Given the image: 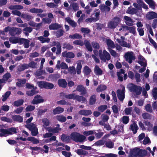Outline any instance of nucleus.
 <instances>
[{
  "label": "nucleus",
  "mask_w": 157,
  "mask_h": 157,
  "mask_svg": "<svg viewBox=\"0 0 157 157\" xmlns=\"http://www.w3.org/2000/svg\"><path fill=\"white\" fill-rule=\"evenodd\" d=\"M69 37L71 39H80L82 38V36L81 35L78 33H76L73 35H70Z\"/></svg>",
  "instance_id": "obj_46"
},
{
  "label": "nucleus",
  "mask_w": 157,
  "mask_h": 157,
  "mask_svg": "<svg viewBox=\"0 0 157 157\" xmlns=\"http://www.w3.org/2000/svg\"><path fill=\"white\" fill-rule=\"evenodd\" d=\"M139 148H135L130 151L129 157H137L138 156Z\"/></svg>",
  "instance_id": "obj_13"
},
{
  "label": "nucleus",
  "mask_w": 157,
  "mask_h": 157,
  "mask_svg": "<svg viewBox=\"0 0 157 157\" xmlns=\"http://www.w3.org/2000/svg\"><path fill=\"white\" fill-rule=\"evenodd\" d=\"M124 57L126 60L129 63H132V60L135 59V57L133 55V52H132L126 53L124 55Z\"/></svg>",
  "instance_id": "obj_6"
},
{
  "label": "nucleus",
  "mask_w": 157,
  "mask_h": 157,
  "mask_svg": "<svg viewBox=\"0 0 157 157\" xmlns=\"http://www.w3.org/2000/svg\"><path fill=\"white\" fill-rule=\"evenodd\" d=\"M150 154H148L146 150L139 148L138 157H144L147 155L149 156Z\"/></svg>",
  "instance_id": "obj_18"
},
{
  "label": "nucleus",
  "mask_w": 157,
  "mask_h": 157,
  "mask_svg": "<svg viewBox=\"0 0 157 157\" xmlns=\"http://www.w3.org/2000/svg\"><path fill=\"white\" fill-rule=\"evenodd\" d=\"M36 63L34 62V61H31L30 63H29L28 64H27V66L28 68L29 67L33 68H36Z\"/></svg>",
  "instance_id": "obj_55"
},
{
  "label": "nucleus",
  "mask_w": 157,
  "mask_h": 157,
  "mask_svg": "<svg viewBox=\"0 0 157 157\" xmlns=\"http://www.w3.org/2000/svg\"><path fill=\"white\" fill-rule=\"evenodd\" d=\"M69 72L71 74L75 75L76 74V71L75 67L74 66L70 67L68 68Z\"/></svg>",
  "instance_id": "obj_56"
},
{
  "label": "nucleus",
  "mask_w": 157,
  "mask_h": 157,
  "mask_svg": "<svg viewBox=\"0 0 157 157\" xmlns=\"http://www.w3.org/2000/svg\"><path fill=\"white\" fill-rule=\"evenodd\" d=\"M145 1L149 5L150 7L153 9H155L154 2L152 0H145Z\"/></svg>",
  "instance_id": "obj_42"
},
{
  "label": "nucleus",
  "mask_w": 157,
  "mask_h": 157,
  "mask_svg": "<svg viewBox=\"0 0 157 157\" xmlns=\"http://www.w3.org/2000/svg\"><path fill=\"white\" fill-rule=\"evenodd\" d=\"M24 102V100L22 99L14 101L13 105L16 107L20 106L23 104Z\"/></svg>",
  "instance_id": "obj_33"
},
{
  "label": "nucleus",
  "mask_w": 157,
  "mask_h": 157,
  "mask_svg": "<svg viewBox=\"0 0 157 157\" xmlns=\"http://www.w3.org/2000/svg\"><path fill=\"white\" fill-rule=\"evenodd\" d=\"M22 38H19L17 37H11L9 38V41L10 42L13 44L19 43L20 44L22 42Z\"/></svg>",
  "instance_id": "obj_10"
},
{
  "label": "nucleus",
  "mask_w": 157,
  "mask_h": 157,
  "mask_svg": "<svg viewBox=\"0 0 157 157\" xmlns=\"http://www.w3.org/2000/svg\"><path fill=\"white\" fill-rule=\"evenodd\" d=\"M75 152L79 155L86 156L88 154V152L87 151L83 150L81 148L76 150Z\"/></svg>",
  "instance_id": "obj_21"
},
{
  "label": "nucleus",
  "mask_w": 157,
  "mask_h": 157,
  "mask_svg": "<svg viewBox=\"0 0 157 157\" xmlns=\"http://www.w3.org/2000/svg\"><path fill=\"white\" fill-rule=\"evenodd\" d=\"M37 90V87L35 86V87L32 89L31 90L27 91L26 94L28 96H32L38 93Z\"/></svg>",
  "instance_id": "obj_11"
},
{
  "label": "nucleus",
  "mask_w": 157,
  "mask_h": 157,
  "mask_svg": "<svg viewBox=\"0 0 157 157\" xmlns=\"http://www.w3.org/2000/svg\"><path fill=\"white\" fill-rule=\"evenodd\" d=\"M58 84L59 87L62 88H66L67 86V83L65 79H59L58 81Z\"/></svg>",
  "instance_id": "obj_15"
},
{
  "label": "nucleus",
  "mask_w": 157,
  "mask_h": 157,
  "mask_svg": "<svg viewBox=\"0 0 157 157\" xmlns=\"http://www.w3.org/2000/svg\"><path fill=\"white\" fill-rule=\"evenodd\" d=\"M148 38L150 42L153 45L155 48H156L157 45L156 43L150 37V35H149Z\"/></svg>",
  "instance_id": "obj_62"
},
{
  "label": "nucleus",
  "mask_w": 157,
  "mask_h": 157,
  "mask_svg": "<svg viewBox=\"0 0 157 157\" xmlns=\"http://www.w3.org/2000/svg\"><path fill=\"white\" fill-rule=\"evenodd\" d=\"M105 140H98L94 144V145L96 146H101L105 144Z\"/></svg>",
  "instance_id": "obj_48"
},
{
  "label": "nucleus",
  "mask_w": 157,
  "mask_h": 157,
  "mask_svg": "<svg viewBox=\"0 0 157 157\" xmlns=\"http://www.w3.org/2000/svg\"><path fill=\"white\" fill-rule=\"evenodd\" d=\"M138 12V10L135 8H133L130 10H128L127 11V13L130 14H136Z\"/></svg>",
  "instance_id": "obj_41"
},
{
  "label": "nucleus",
  "mask_w": 157,
  "mask_h": 157,
  "mask_svg": "<svg viewBox=\"0 0 157 157\" xmlns=\"http://www.w3.org/2000/svg\"><path fill=\"white\" fill-rule=\"evenodd\" d=\"M62 153L63 155L65 157H71L72 156L71 152H67L65 151H62Z\"/></svg>",
  "instance_id": "obj_64"
},
{
  "label": "nucleus",
  "mask_w": 157,
  "mask_h": 157,
  "mask_svg": "<svg viewBox=\"0 0 157 157\" xmlns=\"http://www.w3.org/2000/svg\"><path fill=\"white\" fill-rule=\"evenodd\" d=\"M80 31L82 33L87 34L90 32V30L87 28H82L81 29Z\"/></svg>",
  "instance_id": "obj_60"
},
{
  "label": "nucleus",
  "mask_w": 157,
  "mask_h": 157,
  "mask_svg": "<svg viewBox=\"0 0 157 157\" xmlns=\"http://www.w3.org/2000/svg\"><path fill=\"white\" fill-rule=\"evenodd\" d=\"M44 36H41L38 37V39L40 40L42 43L45 42L48 43L50 42V40L49 38H44Z\"/></svg>",
  "instance_id": "obj_31"
},
{
  "label": "nucleus",
  "mask_w": 157,
  "mask_h": 157,
  "mask_svg": "<svg viewBox=\"0 0 157 157\" xmlns=\"http://www.w3.org/2000/svg\"><path fill=\"white\" fill-rule=\"evenodd\" d=\"M1 120L3 121H6L7 122H12V120L10 118L6 117H1Z\"/></svg>",
  "instance_id": "obj_59"
},
{
  "label": "nucleus",
  "mask_w": 157,
  "mask_h": 157,
  "mask_svg": "<svg viewBox=\"0 0 157 157\" xmlns=\"http://www.w3.org/2000/svg\"><path fill=\"white\" fill-rule=\"evenodd\" d=\"M56 119L58 121L61 122H65L66 120V117L62 115L57 116L56 117Z\"/></svg>",
  "instance_id": "obj_47"
},
{
  "label": "nucleus",
  "mask_w": 157,
  "mask_h": 157,
  "mask_svg": "<svg viewBox=\"0 0 157 157\" xmlns=\"http://www.w3.org/2000/svg\"><path fill=\"white\" fill-rule=\"evenodd\" d=\"M136 28L134 26L130 27H129L128 29H127L128 30H129L130 33H132L133 34H134L136 32Z\"/></svg>",
  "instance_id": "obj_61"
},
{
  "label": "nucleus",
  "mask_w": 157,
  "mask_h": 157,
  "mask_svg": "<svg viewBox=\"0 0 157 157\" xmlns=\"http://www.w3.org/2000/svg\"><path fill=\"white\" fill-rule=\"evenodd\" d=\"M62 56L67 58H73L75 57L74 54L72 52H67V51L63 52L62 54Z\"/></svg>",
  "instance_id": "obj_14"
},
{
  "label": "nucleus",
  "mask_w": 157,
  "mask_h": 157,
  "mask_svg": "<svg viewBox=\"0 0 157 157\" xmlns=\"http://www.w3.org/2000/svg\"><path fill=\"white\" fill-rule=\"evenodd\" d=\"M27 140L30 141L32 142L33 144H37L39 143V140L34 137L31 136L28 137L27 138Z\"/></svg>",
  "instance_id": "obj_36"
},
{
  "label": "nucleus",
  "mask_w": 157,
  "mask_h": 157,
  "mask_svg": "<svg viewBox=\"0 0 157 157\" xmlns=\"http://www.w3.org/2000/svg\"><path fill=\"white\" fill-rule=\"evenodd\" d=\"M37 84L40 89L44 88L46 89H52L54 87V85L52 83L46 81H41L37 82Z\"/></svg>",
  "instance_id": "obj_2"
},
{
  "label": "nucleus",
  "mask_w": 157,
  "mask_h": 157,
  "mask_svg": "<svg viewBox=\"0 0 157 157\" xmlns=\"http://www.w3.org/2000/svg\"><path fill=\"white\" fill-rule=\"evenodd\" d=\"M105 144L106 147L109 148H112L114 147V143L112 142L110 139H109L107 140H105Z\"/></svg>",
  "instance_id": "obj_25"
},
{
  "label": "nucleus",
  "mask_w": 157,
  "mask_h": 157,
  "mask_svg": "<svg viewBox=\"0 0 157 157\" xmlns=\"http://www.w3.org/2000/svg\"><path fill=\"white\" fill-rule=\"evenodd\" d=\"M122 122L124 124H126L128 123L129 121V118L127 116H124L122 117Z\"/></svg>",
  "instance_id": "obj_58"
},
{
  "label": "nucleus",
  "mask_w": 157,
  "mask_h": 157,
  "mask_svg": "<svg viewBox=\"0 0 157 157\" xmlns=\"http://www.w3.org/2000/svg\"><path fill=\"white\" fill-rule=\"evenodd\" d=\"M138 129L139 128L136 123L135 121H133L132 124L130 125V130L134 134H135L137 133Z\"/></svg>",
  "instance_id": "obj_12"
},
{
  "label": "nucleus",
  "mask_w": 157,
  "mask_h": 157,
  "mask_svg": "<svg viewBox=\"0 0 157 157\" xmlns=\"http://www.w3.org/2000/svg\"><path fill=\"white\" fill-rule=\"evenodd\" d=\"M64 111V109L59 106L56 107L53 110V113L54 115L59 114Z\"/></svg>",
  "instance_id": "obj_20"
},
{
  "label": "nucleus",
  "mask_w": 157,
  "mask_h": 157,
  "mask_svg": "<svg viewBox=\"0 0 157 157\" xmlns=\"http://www.w3.org/2000/svg\"><path fill=\"white\" fill-rule=\"evenodd\" d=\"M70 136L71 139L75 142H82L86 138L85 136L76 132L71 133Z\"/></svg>",
  "instance_id": "obj_1"
},
{
  "label": "nucleus",
  "mask_w": 157,
  "mask_h": 157,
  "mask_svg": "<svg viewBox=\"0 0 157 157\" xmlns=\"http://www.w3.org/2000/svg\"><path fill=\"white\" fill-rule=\"evenodd\" d=\"M106 86L104 85H100L98 86L96 89V91L98 92H102L106 90Z\"/></svg>",
  "instance_id": "obj_35"
},
{
  "label": "nucleus",
  "mask_w": 157,
  "mask_h": 157,
  "mask_svg": "<svg viewBox=\"0 0 157 157\" xmlns=\"http://www.w3.org/2000/svg\"><path fill=\"white\" fill-rule=\"evenodd\" d=\"M0 137H2L6 135H8V129L3 128L0 125Z\"/></svg>",
  "instance_id": "obj_29"
},
{
  "label": "nucleus",
  "mask_w": 157,
  "mask_h": 157,
  "mask_svg": "<svg viewBox=\"0 0 157 157\" xmlns=\"http://www.w3.org/2000/svg\"><path fill=\"white\" fill-rule=\"evenodd\" d=\"M82 67V65L81 62H78L77 63L76 69V73L78 75H80L81 73V69Z\"/></svg>",
  "instance_id": "obj_40"
},
{
  "label": "nucleus",
  "mask_w": 157,
  "mask_h": 157,
  "mask_svg": "<svg viewBox=\"0 0 157 157\" xmlns=\"http://www.w3.org/2000/svg\"><path fill=\"white\" fill-rule=\"evenodd\" d=\"M142 117L144 119L151 120L152 115L148 113H145L142 114Z\"/></svg>",
  "instance_id": "obj_43"
},
{
  "label": "nucleus",
  "mask_w": 157,
  "mask_h": 157,
  "mask_svg": "<svg viewBox=\"0 0 157 157\" xmlns=\"http://www.w3.org/2000/svg\"><path fill=\"white\" fill-rule=\"evenodd\" d=\"M117 41L121 46L128 48H130L131 47V45L130 44L127 43L126 42L124 41H122L120 39H117Z\"/></svg>",
  "instance_id": "obj_16"
},
{
  "label": "nucleus",
  "mask_w": 157,
  "mask_h": 157,
  "mask_svg": "<svg viewBox=\"0 0 157 157\" xmlns=\"http://www.w3.org/2000/svg\"><path fill=\"white\" fill-rule=\"evenodd\" d=\"M98 55L101 60L105 63L106 62V60H109L111 59L109 54L105 50L103 51L102 53V51L100 50L99 51Z\"/></svg>",
  "instance_id": "obj_3"
},
{
  "label": "nucleus",
  "mask_w": 157,
  "mask_h": 157,
  "mask_svg": "<svg viewBox=\"0 0 157 157\" xmlns=\"http://www.w3.org/2000/svg\"><path fill=\"white\" fill-rule=\"evenodd\" d=\"M44 100L40 95H37L35 96L31 102L33 105H36L44 102Z\"/></svg>",
  "instance_id": "obj_7"
},
{
  "label": "nucleus",
  "mask_w": 157,
  "mask_h": 157,
  "mask_svg": "<svg viewBox=\"0 0 157 157\" xmlns=\"http://www.w3.org/2000/svg\"><path fill=\"white\" fill-rule=\"evenodd\" d=\"M61 27L60 25L57 23H52L49 26V29L51 30H57Z\"/></svg>",
  "instance_id": "obj_22"
},
{
  "label": "nucleus",
  "mask_w": 157,
  "mask_h": 157,
  "mask_svg": "<svg viewBox=\"0 0 157 157\" xmlns=\"http://www.w3.org/2000/svg\"><path fill=\"white\" fill-rule=\"evenodd\" d=\"M83 71L85 75H88L91 72V70L88 66H86L84 67Z\"/></svg>",
  "instance_id": "obj_51"
},
{
  "label": "nucleus",
  "mask_w": 157,
  "mask_h": 157,
  "mask_svg": "<svg viewBox=\"0 0 157 157\" xmlns=\"http://www.w3.org/2000/svg\"><path fill=\"white\" fill-rule=\"evenodd\" d=\"M94 71L95 75H101L102 74L103 71L98 65L95 66Z\"/></svg>",
  "instance_id": "obj_27"
},
{
  "label": "nucleus",
  "mask_w": 157,
  "mask_h": 157,
  "mask_svg": "<svg viewBox=\"0 0 157 157\" xmlns=\"http://www.w3.org/2000/svg\"><path fill=\"white\" fill-rule=\"evenodd\" d=\"M92 113V112L90 110L82 109L78 112L79 114L85 116L91 115Z\"/></svg>",
  "instance_id": "obj_17"
},
{
  "label": "nucleus",
  "mask_w": 157,
  "mask_h": 157,
  "mask_svg": "<svg viewBox=\"0 0 157 157\" xmlns=\"http://www.w3.org/2000/svg\"><path fill=\"white\" fill-rule=\"evenodd\" d=\"M145 109L149 113H151L152 112V109L150 104H148L146 105L145 106Z\"/></svg>",
  "instance_id": "obj_57"
},
{
  "label": "nucleus",
  "mask_w": 157,
  "mask_h": 157,
  "mask_svg": "<svg viewBox=\"0 0 157 157\" xmlns=\"http://www.w3.org/2000/svg\"><path fill=\"white\" fill-rule=\"evenodd\" d=\"M131 85L132 86L129 87L130 91L135 93L136 95H140L141 93L142 87L140 86H138L132 83H131Z\"/></svg>",
  "instance_id": "obj_4"
},
{
  "label": "nucleus",
  "mask_w": 157,
  "mask_h": 157,
  "mask_svg": "<svg viewBox=\"0 0 157 157\" xmlns=\"http://www.w3.org/2000/svg\"><path fill=\"white\" fill-rule=\"evenodd\" d=\"M29 11L32 13H38L37 14V16L40 17L41 18L45 17L47 15L46 13H39L43 12V10L41 9L35 8H32L29 10Z\"/></svg>",
  "instance_id": "obj_5"
},
{
  "label": "nucleus",
  "mask_w": 157,
  "mask_h": 157,
  "mask_svg": "<svg viewBox=\"0 0 157 157\" xmlns=\"http://www.w3.org/2000/svg\"><path fill=\"white\" fill-rule=\"evenodd\" d=\"M125 88L123 87L122 90L118 89L117 91V96L119 100L123 101L125 98Z\"/></svg>",
  "instance_id": "obj_8"
},
{
  "label": "nucleus",
  "mask_w": 157,
  "mask_h": 157,
  "mask_svg": "<svg viewBox=\"0 0 157 157\" xmlns=\"http://www.w3.org/2000/svg\"><path fill=\"white\" fill-rule=\"evenodd\" d=\"M8 135H12L17 133V129L14 127L10 128L8 129Z\"/></svg>",
  "instance_id": "obj_37"
},
{
  "label": "nucleus",
  "mask_w": 157,
  "mask_h": 157,
  "mask_svg": "<svg viewBox=\"0 0 157 157\" xmlns=\"http://www.w3.org/2000/svg\"><path fill=\"white\" fill-rule=\"evenodd\" d=\"M21 41L20 45L23 44L24 47L25 48H28L29 47L30 40L27 39L22 38Z\"/></svg>",
  "instance_id": "obj_24"
},
{
  "label": "nucleus",
  "mask_w": 157,
  "mask_h": 157,
  "mask_svg": "<svg viewBox=\"0 0 157 157\" xmlns=\"http://www.w3.org/2000/svg\"><path fill=\"white\" fill-rule=\"evenodd\" d=\"M117 25L113 21H111L109 23L108 27L109 28L113 29L115 28Z\"/></svg>",
  "instance_id": "obj_52"
},
{
  "label": "nucleus",
  "mask_w": 157,
  "mask_h": 157,
  "mask_svg": "<svg viewBox=\"0 0 157 157\" xmlns=\"http://www.w3.org/2000/svg\"><path fill=\"white\" fill-rule=\"evenodd\" d=\"M28 69L27 64H22L20 66L18 67L17 70L20 72L24 71L25 69Z\"/></svg>",
  "instance_id": "obj_39"
},
{
  "label": "nucleus",
  "mask_w": 157,
  "mask_h": 157,
  "mask_svg": "<svg viewBox=\"0 0 157 157\" xmlns=\"http://www.w3.org/2000/svg\"><path fill=\"white\" fill-rule=\"evenodd\" d=\"M96 101V95L93 94L91 96L89 101V104L90 105H92L95 104Z\"/></svg>",
  "instance_id": "obj_30"
},
{
  "label": "nucleus",
  "mask_w": 157,
  "mask_h": 157,
  "mask_svg": "<svg viewBox=\"0 0 157 157\" xmlns=\"http://www.w3.org/2000/svg\"><path fill=\"white\" fill-rule=\"evenodd\" d=\"M107 108V106L106 105H102L98 108V110L101 112H103Z\"/></svg>",
  "instance_id": "obj_54"
},
{
  "label": "nucleus",
  "mask_w": 157,
  "mask_h": 157,
  "mask_svg": "<svg viewBox=\"0 0 157 157\" xmlns=\"http://www.w3.org/2000/svg\"><path fill=\"white\" fill-rule=\"evenodd\" d=\"M76 90L81 93V94L84 95L87 93L86 90L82 85H79L77 86Z\"/></svg>",
  "instance_id": "obj_9"
},
{
  "label": "nucleus",
  "mask_w": 157,
  "mask_h": 157,
  "mask_svg": "<svg viewBox=\"0 0 157 157\" xmlns=\"http://www.w3.org/2000/svg\"><path fill=\"white\" fill-rule=\"evenodd\" d=\"M106 44L108 47V48H113L115 47V45L114 42L110 39L107 40Z\"/></svg>",
  "instance_id": "obj_32"
},
{
  "label": "nucleus",
  "mask_w": 157,
  "mask_h": 157,
  "mask_svg": "<svg viewBox=\"0 0 157 157\" xmlns=\"http://www.w3.org/2000/svg\"><path fill=\"white\" fill-rule=\"evenodd\" d=\"M112 108L114 113V117H116L117 116L116 114L118 113L119 112L118 108L116 105H114L112 106Z\"/></svg>",
  "instance_id": "obj_45"
},
{
  "label": "nucleus",
  "mask_w": 157,
  "mask_h": 157,
  "mask_svg": "<svg viewBox=\"0 0 157 157\" xmlns=\"http://www.w3.org/2000/svg\"><path fill=\"white\" fill-rule=\"evenodd\" d=\"M63 48H66L67 50H71L73 48V46L71 45L69 43L65 42L63 44Z\"/></svg>",
  "instance_id": "obj_34"
},
{
  "label": "nucleus",
  "mask_w": 157,
  "mask_h": 157,
  "mask_svg": "<svg viewBox=\"0 0 157 157\" xmlns=\"http://www.w3.org/2000/svg\"><path fill=\"white\" fill-rule=\"evenodd\" d=\"M74 100H76L78 102H80L81 101H82V102H83L86 101H87L85 97L82 96L75 95Z\"/></svg>",
  "instance_id": "obj_28"
},
{
  "label": "nucleus",
  "mask_w": 157,
  "mask_h": 157,
  "mask_svg": "<svg viewBox=\"0 0 157 157\" xmlns=\"http://www.w3.org/2000/svg\"><path fill=\"white\" fill-rule=\"evenodd\" d=\"M11 94V92L10 91H7L4 94L2 95V101H6Z\"/></svg>",
  "instance_id": "obj_38"
},
{
  "label": "nucleus",
  "mask_w": 157,
  "mask_h": 157,
  "mask_svg": "<svg viewBox=\"0 0 157 157\" xmlns=\"http://www.w3.org/2000/svg\"><path fill=\"white\" fill-rule=\"evenodd\" d=\"M12 118L14 121L21 122L23 121V117L19 115H13L12 116Z\"/></svg>",
  "instance_id": "obj_23"
},
{
  "label": "nucleus",
  "mask_w": 157,
  "mask_h": 157,
  "mask_svg": "<svg viewBox=\"0 0 157 157\" xmlns=\"http://www.w3.org/2000/svg\"><path fill=\"white\" fill-rule=\"evenodd\" d=\"M21 17L25 19H26L28 21H30L32 19L33 17L30 15L27 14L26 13H22L21 15Z\"/></svg>",
  "instance_id": "obj_44"
},
{
  "label": "nucleus",
  "mask_w": 157,
  "mask_h": 157,
  "mask_svg": "<svg viewBox=\"0 0 157 157\" xmlns=\"http://www.w3.org/2000/svg\"><path fill=\"white\" fill-rule=\"evenodd\" d=\"M61 139L63 141L67 143L70 142L71 140V136H67L65 134H63L61 136Z\"/></svg>",
  "instance_id": "obj_19"
},
{
  "label": "nucleus",
  "mask_w": 157,
  "mask_h": 157,
  "mask_svg": "<svg viewBox=\"0 0 157 157\" xmlns=\"http://www.w3.org/2000/svg\"><path fill=\"white\" fill-rule=\"evenodd\" d=\"M84 44L86 46V48L88 50V51L90 52H92L93 50L92 48L90 43L88 41H87Z\"/></svg>",
  "instance_id": "obj_49"
},
{
  "label": "nucleus",
  "mask_w": 157,
  "mask_h": 157,
  "mask_svg": "<svg viewBox=\"0 0 157 157\" xmlns=\"http://www.w3.org/2000/svg\"><path fill=\"white\" fill-rule=\"evenodd\" d=\"M128 76L131 79L133 80L134 78V74L132 71H129L128 72Z\"/></svg>",
  "instance_id": "obj_63"
},
{
  "label": "nucleus",
  "mask_w": 157,
  "mask_h": 157,
  "mask_svg": "<svg viewBox=\"0 0 157 157\" xmlns=\"http://www.w3.org/2000/svg\"><path fill=\"white\" fill-rule=\"evenodd\" d=\"M42 122L44 124L43 126L45 127V126H48L50 124V121L47 118H44L42 119Z\"/></svg>",
  "instance_id": "obj_53"
},
{
  "label": "nucleus",
  "mask_w": 157,
  "mask_h": 157,
  "mask_svg": "<svg viewBox=\"0 0 157 157\" xmlns=\"http://www.w3.org/2000/svg\"><path fill=\"white\" fill-rule=\"evenodd\" d=\"M25 126L30 131L36 129L37 128L36 127L35 124L33 123H30L28 125H26Z\"/></svg>",
  "instance_id": "obj_50"
},
{
  "label": "nucleus",
  "mask_w": 157,
  "mask_h": 157,
  "mask_svg": "<svg viewBox=\"0 0 157 157\" xmlns=\"http://www.w3.org/2000/svg\"><path fill=\"white\" fill-rule=\"evenodd\" d=\"M147 18L149 20L157 18V14L155 12L151 11L147 15Z\"/></svg>",
  "instance_id": "obj_26"
}]
</instances>
